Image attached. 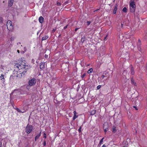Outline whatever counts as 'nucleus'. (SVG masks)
Segmentation results:
<instances>
[{
  "instance_id": "nucleus-1",
  "label": "nucleus",
  "mask_w": 147,
  "mask_h": 147,
  "mask_svg": "<svg viewBox=\"0 0 147 147\" xmlns=\"http://www.w3.org/2000/svg\"><path fill=\"white\" fill-rule=\"evenodd\" d=\"M22 58H21L20 60L21 63L20 62V63L16 64L15 65V67L16 68H17L19 70H21V71H20V72H21L22 74H24V73L26 72V70L28 69V65H26L24 61H23Z\"/></svg>"
},
{
  "instance_id": "nucleus-2",
  "label": "nucleus",
  "mask_w": 147,
  "mask_h": 147,
  "mask_svg": "<svg viewBox=\"0 0 147 147\" xmlns=\"http://www.w3.org/2000/svg\"><path fill=\"white\" fill-rule=\"evenodd\" d=\"M130 9L131 12H134L136 8V5L134 2V0H131L129 4Z\"/></svg>"
},
{
  "instance_id": "nucleus-3",
  "label": "nucleus",
  "mask_w": 147,
  "mask_h": 147,
  "mask_svg": "<svg viewBox=\"0 0 147 147\" xmlns=\"http://www.w3.org/2000/svg\"><path fill=\"white\" fill-rule=\"evenodd\" d=\"M33 128L32 125L28 124L25 129V132L27 134H29L32 131Z\"/></svg>"
},
{
  "instance_id": "nucleus-4",
  "label": "nucleus",
  "mask_w": 147,
  "mask_h": 147,
  "mask_svg": "<svg viewBox=\"0 0 147 147\" xmlns=\"http://www.w3.org/2000/svg\"><path fill=\"white\" fill-rule=\"evenodd\" d=\"M7 26L8 29L10 30H13V28L12 25V22L10 20H8L7 22Z\"/></svg>"
},
{
  "instance_id": "nucleus-5",
  "label": "nucleus",
  "mask_w": 147,
  "mask_h": 147,
  "mask_svg": "<svg viewBox=\"0 0 147 147\" xmlns=\"http://www.w3.org/2000/svg\"><path fill=\"white\" fill-rule=\"evenodd\" d=\"M36 82V80L34 78L30 80L28 82V84L30 86H32L34 85Z\"/></svg>"
},
{
  "instance_id": "nucleus-6",
  "label": "nucleus",
  "mask_w": 147,
  "mask_h": 147,
  "mask_svg": "<svg viewBox=\"0 0 147 147\" xmlns=\"http://www.w3.org/2000/svg\"><path fill=\"white\" fill-rule=\"evenodd\" d=\"M73 113L74 114V116L73 117V120H74L78 117V116L77 115V113L76 111H74Z\"/></svg>"
},
{
  "instance_id": "nucleus-7",
  "label": "nucleus",
  "mask_w": 147,
  "mask_h": 147,
  "mask_svg": "<svg viewBox=\"0 0 147 147\" xmlns=\"http://www.w3.org/2000/svg\"><path fill=\"white\" fill-rule=\"evenodd\" d=\"M41 131H40L38 134H37V135L36 136L34 139L35 141H36L39 138L41 135Z\"/></svg>"
},
{
  "instance_id": "nucleus-8",
  "label": "nucleus",
  "mask_w": 147,
  "mask_h": 147,
  "mask_svg": "<svg viewBox=\"0 0 147 147\" xmlns=\"http://www.w3.org/2000/svg\"><path fill=\"white\" fill-rule=\"evenodd\" d=\"M14 0H9L8 5L9 6H11L13 4Z\"/></svg>"
},
{
  "instance_id": "nucleus-9",
  "label": "nucleus",
  "mask_w": 147,
  "mask_h": 147,
  "mask_svg": "<svg viewBox=\"0 0 147 147\" xmlns=\"http://www.w3.org/2000/svg\"><path fill=\"white\" fill-rule=\"evenodd\" d=\"M108 128V124L107 122H105L104 123L103 125V128Z\"/></svg>"
},
{
  "instance_id": "nucleus-10",
  "label": "nucleus",
  "mask_w": 147,
  "mask_h": 147,
  "mask_svg": "<svg viewBox=\"0 0 147 147\" xmlns=\"http://www.w3.org/2000/svg\"><path fill=\"white\" fill-rule=\"evenodd\" d=\"M44 20V18H43L42 16H40L39 19V22L41 23H42L43 22Z\"/></svg>"
},
{
  "instance_id": "nucleus-11",
  "label": "nucleus",
  "mask_w": 147,
  "mask_h": 147,
  "mask_svg": "<svg viewBox=\"0 0 147 147\" xmlns=\"http://www.w3.org/2000/svg\"><path fill=\"white\" fill-rule=\"evenodd\" d=\"M117 4H116L115 5V7L114 8V9L113 10V13L114 14L116 13V11L117 10Z\"/></svg>"
},
{
  "instance_id": "nucleus-12",
  "label": "nucleus",
  "mask_w": 147,
  "mask_h": 147,
  "mask_svg": "<svg viewBox=\"0 0 147 147\" xmlns=\"http://www.w3.org/2000/svg\"><path fill=\"white\" fill-rule=\"evenodd\" d=\"M48 38V36H45L42 38V40H44L47 39Z\"/></svg>"
},
{
  "instance_id": "nucleus-13",
  "label": "nucleus",
  "mask_w": 147,
  "mask_h": 147,
  "mask_svg": "<svg viewBox=\"0 0 147 147\" xmlns=\"http://www.w3.org/2000/svg\"><path fill=\"white\" fill-rule=\"evenodd\" d=\"M117 131V130L116 129V127L115 126H113V127H112V132H114V133H115V132H116Z\"/></svg>"
},
{
  "instance_id": "nucleus-14",
  "label": "nucleus",
  "mask_w": 147,
  "mask_h": 147,
  "mask_svg": "<svg viewBox=\"0 0 147 147\" xmlns=\"http://www.w3.org/2000/svg\"><path fill=\"white\" fill-rule=\"evenodd\" d=\"M131 74L132 75H134V70L133 69V67H131Z\"/></svg>"
},
{
  "instance_id": "nucleus-15",
  "label": "nucleus",
  "mask_w": 147,
  "mask_h": 147,
  "mask_svg": "<svg viewBox=\"0 0 147 147\" xmlns=\"http://www.w3.org/2000/svg\"><path fill=\"white\" fill-rule=\"evenodd\" d=\"M40 68L41 69H43L44 68V64L42 63L40 65Z\"/></svg>"
},
{
  "instance_id": "nucleus-16",
  "label": "nucleus",
  "mask_w": 147,
  "mask_h": 147,
  "mask_svg": "<svg viewBox=\"0 0 147 147\" xmlns=\"http://www.w3.org/2000/svg\"><path fill=\"white\" fill-rule=\"evenodd\" d=\"M96 113V111L95 110H92L91 113V114L92 115H94Z\"/></svg>"
},
{
  "instance_id": "nucleus-17",
  "label": "nucleus",
  "mask_w": 147,
  "mask_h": 147,
  "mask_svg": "<svg viewBox=\"0 0 147 147\" xmlns=\"http://www.w3.org/2000/svg\"><path fill=\"white\" fill-rule=\"evenodd\" d=\"M93 69L92 68H91L90 69H89L88 71V74H90L93 71Z\"/></svg>"
},
{
  "instance_id": "nucleus-18",
  "label": "nucleus",
  "mask_w": 147,
  "mask_h": 147,
  "mask_svg": "<svg viewBox=\"0 0 147 147\" xmlns=\"http://www.w3.org/2000/svg\"><path fill=\"white\" fill-rule=\"evenodd\" d=\"M85 39L86 38L84 36H83L81 38V41L82 42H83L84 41Z\"/></svg>"
},
{
  "instance_id": "nucleus-19",
  "label": "nucleus",
  "mask_w": 147,
  "mask_h": 147,
  "mask_svg": "<svg viewBox=\"0 0 147 147\" xmlns=\"http://www.w3.org/2000/svg\"><path fill=\"white\" fill-rule=\"evenodd\" d=\"M104 139V138H103L101 140H100V141L99 142V144H101L103 142Z\"/></svg>"
},
{
  "instance_id": "nucleus-20",
  "label": "nucleus",
  "mask_w": 147,
  "mask_h": 147,
  "mask_svg": "<svg viewBox=\"0 0 147 147\" xmlns=\"http://www.w3.org/2000/svg\"><path fill=\"white\" fill-rule=\"evenodd\" d=\"M122 11L124 12H127V9L126 7H124Z\"/></svg>"
},
{
  "instance_id": "nucleus-21",
  "label": "nucleus",
  "mask_w": 147,
  "mask_h": 147,
  "mask_svg": "<svg viewBox=\"0 0 147 147\" xmlns=\"http://www.w3.org/2000/svg\"><path fill=\"white\" fill-rule=\"evenodd\" d=\"M141 44V41L140 40H138V46H140Z\"/></svg>"
},
{
  "instance_id": "nucleus-22",
  "label": "nucleus",
  "mask_w": 147,
  "mask_h": 147,
  "mask_svg": "<svg viewBox=\"0 0 147 147\" xmlns=\"http://www.w3.org/2000/svg\"><path fill=\"white\" fill-rule=\"evenodd\" d=\"M131 80L132 84L135 85L136 83L134 82V80L133 79H132Z\"/></svg>"
},
{
  "instance_id": "nucleus-23",
  "label": "nucleus",
  "mask_w": 147,
  "mask_h": 147,
  "mask_svg": "<svg viewBox=\"0 0 147 147\" xmlns=\"http://www.w3.org/2000/svg\"><path fill=\"white\" fill-rule=\"evenodd\" d=\"M91 22L90 21H87L86 22L87 25V26L89 25L91 23Z\"/></svg>"
},
{
  "instance_id": "nucleus-24",
  "label": "nucleus",
  "mask_w": 147,
  "mask_h": 147,
  "mask_svg": "<svg viewBox=\"0 0 147 147\" xmlns=\"http://www.w3.org/2000/svg\"><path fill=\"white\" fill-rule=\"evenodd\" d=\"M43 133L44 134L43 137L46 138V134L45 132H43Z\"/></svg>"
},
{
  "instance_id": "nucleus-25",
  "label": "nucleus",
  "mask_w": 147,
  "mask_h": 147,
  "mask_svg": "<svg viewBox=\"0 0 147 147\" xmlns=\"http://www.w3.org/2000/svg\"><path fill=\"white\" fill-rule=\"evenodd\" d=\"M101 86L100 85H99L98 86H97V90H99V89L100 88H101Z\"/></svg>"
},
{
  "instance_id": "nucleus-26",
  "label": "nucleus",
  "mask_w": 147,
  "mask_h": 147,
  "mask_svg": "<svg viewBox=\"0 0 147 147\" xmlns=\"http://www.w3.org/2000/svg\"><path fill=\"white\" fill-rule=\"evenodd\" d=\"M82 126H81L78 129V131L79 132H80L81 131V128L82 127Z\"/></svg>"
},
{
  "instance_id": "nucleus-27",
  "label": "nucleus",
  "mask_w": 147,
  "mask_h": 147,
  "mask_svg": "<svg viewBox=\"0 0 147 147\" xmlns=\"http://www.w3.org/2000/svg\"><path fill=\"white\" fill-rule=\"evenodd\" d=\"M108 128H104V129H104V131L105 132V133L107 132V131L108 130Z\"/></svg>"
},
{
  "instance_id": "nucleus-28",
  "label": "nucleus",
  "mask_w": 147,
  "mask_h": 147,
  "mask_svg": "<svg viewBox=\"0 0 147 147\" xmlns=\"http://www.w3.org/2000/svg\"><path fill=\"white\" fill-rule=\"evenodd\" d=\"M17 111L18 112H21V111L20 110V109H18L17 108Z\"/></svg>"
},
{
  "instance_id": "nucleus-29",
  "label": "nucleus",
  "mask_w": 147,
  "mask_h": 147,
  "mask_svg": "<svg viewBox=\"0 0 147 147\" xmlns=\"http://www.w3.org/2000/svg\"><path fill=\"white\" fill-rule=\"evenodd\" d=\"M57 5L58 6H60L61 5V3H59V2H57Z\"/></svg>"
},
{
  "instance_id": "nucleus-30",
  "label": "nucleus",
  "mask_w": 147,
  "mask_h": 147,
  "mask_svg": "<svg viewBox=\"0 0 147 147\" xmlns=\"http://www.w3.org/2000/svg\"><path fill=\"white\" fill-rule=\"evenodd\" d=\"M86 74H84L82 76V77L83 78L85 76Z\"/></svg>"
},
{
  "instance_id": "nucleus-31",
  "label": "nucleus",
  "mask_w": 147,
  "mask_h": 147,
  "mask_svg": "<svg viewBox=\"0 0 147 147\" xmlns=\"http://www.w3.org/2000/svg\"><path fill=\"white\" fill-rule=\"evenodd\" d=\"M1 76L2 77L1 78V79H4V75H3L2 74H1Z\"/></svg>"
},
{
  "instance_id": "nucleus-32",
  "label": "nucleus",
  "mask_w": 147,
  "mask_h": 147,
  "mask_svg": "<svg viewBox=\"0 0 147 147\" xmlns=\"http://www.w3.org/2000/svg\"><path fill=\"white\" fill-rule=\"evenodd\" d=\"M46 145V141H45L44 142V143L43 144V145H44V146H45Z\"/></svg>"
},
{
  "instance_id": "nucleus-33",
  "label": "nucleus",
  "mask_w": 147,
  "mask_h": 147,
  "mask_svg": "<svg viewBox=\"0 0 147 147\" xmlns=\"http://www.w3.org/2000/svg\"><path fill=\"white\" fill-rule=\"evenodd\" d=\"M68 25L66 26H65L64 27V29H66Z\"/></svg>"
},
{
  "instance_id": "nucleus-34",
  "label": "nucleus",
  "mask_w": 147,
  "mask_h": 147,
  "mask_svg": "<svg viewBox=\"0 0 147 147\" xmlns=\"http://www.w3.org/2000/svg\"><path fill=\"white\" fill-rule=\"evenodd\" d=\"M2 18H0V22H2Z\"/></svg>"
},
{
  "instance_id": "nucleus-35",
  "label": "nucleus",
  "mask_w": 147,
  "mask_h": 147,
  "mask_svg": "<svg viewBox=\"0 0 147 147\" xmlns=\"http://www.w3.org/2000/svg\"><path fill=\"white\" fill-rule=\"evenodd\" d=\"M125 73H126V71H124L123 72V75H125V74H125Z\"/></svg>"
},
{
  "instance_id": "nucleus-36",
  "label": "nucleus",
  "mask_w": 147,
  "mask_h": 147,
  "mask_svg": "<svg viewBox=\"0 0 147 147\" xmlns=\"http://www.w3.org/2000/svg\"><path fill=\"white\" fill-rule=\"evenodd\" d=\"M105 77V76L104 75H102V79L104 78Z\"/></svg>"
},
{
  "instance_id": "nucleus-37",
  "label": "nucleus",
  "mask_w": 147,
  "mask_h": 147,
  "mask_svg": "<svg viewBox=\"0 0 147 147\" xmlns=\"http://www.w3.org/2000/svg\"><path fill=\"white\" fill-rule=\"evenodd\" d=\"M134 108H135V109H136V110H138L137 108V107L136 106H134Z\"/></svg>"
},
{
  "instance_id": "nucleus-38",
  "label": "nucleus",
  "mask_w": 147,
  "mask_h": 147,
  "mask_svg": "<svg viewBox=\"0 0 147 147\" xmlns=\"http://www.w3.org/2000/svg\"><path fill=\"white\" fill-rule=\"evenodd\" d=\"M78 29V28H76L75 29V31H77V30Z\"/></svg>"
},
{
  "instance_id": "nucleus-39",
  "label": "nucleus",
  "mask_w": 147,
  "mask_h": 147,
  "mask_svg": "<svg viewBox=\"0 0 147 147\" xmlns=\"http://www.w3.org/2000/svg\"><path fill=\"white\" fill-rule=\"evenodd\" d=\"M123 26V24H122V23H121V27L122 28Z\"/></svg>"
},
{
  "instance_id": "nucleus-40",
  "label": "nucleus",
  "mask_w": 147,
  "mask_h": 147,
  "mask_svg": "<svg viewBox=\"0 0 147 147\" xmlns=\"http://www.w3.org/2000/svg\"><path fill=\"white\" fill-rule=\"evenodd\" d=\"M102 147H106V145L105 144L103 145Z\"/></svg>"
},
{
  "instance_id": "nucleus-41",
  "label": "nucleus",
  "mask_w": 147,
  "mask_h": 147,
  "mask_svg": "<svg viewBox=\"0 0 147 147\" xmlns=\"http://www.w3.org/2000/svg\"><path fill=\"white\" fill-rule=\"evenodd\" d=\"M17 52H18V53H20V52H20V51H19V50H17Z\"/></svg>"
},
{
  "instance_id": "nucleus-42",
  "label": "nucleus",
  "mask_w": 147,
  "mask_h": 147,
  "mask_svg": "<svg viewBox=\"0 0 147 147\" xmlns=\"http://www.w3.org/2000/svg\"><path fill=\"white\" fill-rule=\"evenodd\" d=\"M11 40H13V38H11Z\"/></svg>"
},
{
  "instance_id": "nucleus-43",
  "label": "nucleus",
  "mask_w": 147,
  "mask_h": 147,
  "mask_svg": "<svg viewBox=\"0 0 147 147\" xmlns=\"http://www.w3.org/2000/svg\"><path fill=\"white\" fill-rule=\"evenodd\" d=\"M55 31V30H53V32H54Z\"/></svg>"
},
{
  "instance_id": "nucleus-44",
  "label": "nucleus",
  "mask_w": 147,
  "mask_h": 147,
  "mask_svg": "<svg viewBox=\"0 0 147 147\" xmlns=\"http://www.w3.org/2000/svg\"><path fill=\"white\" fill-rule=\"evenodd\" d=\"M1 145H0V147H1Z\"/></svg>"
},
{
  "instance_id": "nucleus-45",
  "label": "nucleus",
  "mask_w": 147,
  "mask_h": 147,
  "mask_svg": "<svg viewBox=\"0 0 147 147\" xmlns=\"http://www.w3.org/2000/svg\"><path fill=\"white\" fill-rule=\"evenodd\" d=\"M123 147H125V146H123Z\"/></svg>"
},
{
  "instance_id": "nucleus-46",
  "label": "nucleus",
  "mask_w": 147,
  "mask_h": 147,
  "mask_svg": "<svg viewBox=\"0 0 147 147\" xmlns=\"http://www.w3.org/2000/svg\"><path fill=\"white\" fill-rule=\"evenodd\" d=\"M0 77H1V76H0Z\"/></svg>"
}]
</instances>
